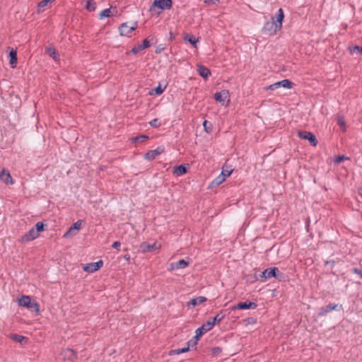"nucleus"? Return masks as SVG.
<instances>
[{"mask_svg":"<svg viewBox=\"0 0 362 362\" xmlns=\"http://www.w3.org/2000/svg\"><path fill=\"white\" fill-rule=\"evenodd\" d=\"M284 13L282 8H279L276 15L265 23L262 28V33L268 35H274L282 28Z\"/></svg>","mask_w":362,"mask_h":362,"instance_id":"obj_1","label":"nucleus"},{"mask_svg":"<svg viewBox=\"0 0 362 362\" xmlns=\"http://www.w3.org/2000/svg\"><path fill=\"white\" fill-rule=\"evenodd\" d=\"M18 305L20 306L26 307L35 313H38L40 311L39 304L35 300H32L29 296H23L18 300Z\"/></svg>","mask_w":362,"mask_h":362,"instance_id":"obj_2","label":"nucleus"},{"mask_svg":"<svg viewBox=\"0 0 362 362\" xmlns=\"http://www.w3.org/2000/svg\"><path fill=\"white\" fill-rule=\"evenodd\" d=\"M293 86V83L288 79H284L282 81L276 82L273 84H271L267 87H264V89L267 90H274L280 87L286 88H291Z\"/></svg>","mask_w":362,"mask_h":362,"instance_id":"obj_3","label":"nucleus"},{"mask_svg":"<svg viewBox=\"0 0 362 362\" xmlns=\"http://www.w3.org/2000/svg\"><path fill=\"white\" fill-rule=\"evenodd\" d=\"M298 136L299 138L308 140L313 146H316L318 144L315 135L307 131H298Z\"/></svg>","mask_w":362,"mask_h":362,"instance_id":"obj_4","label":"nucleus"},{"mask_svg":"<svg viewBox=\"0 0 362 362\" xmlns=\"http://www.w3.org/2000/svg\"><path fill=\"white\" fill-rule=\"evenodd\" d=\"M60 356L64 361L75 362L77 359L76 351L69 348L63 349L60 353Z\"/></svg>","mask_w":362,"mask_h":362,"instance_id":"obj_5","label":"nucleus"},{"mask_svg":"<svg viewBox=\"0 0 362 362\" xmlns=\"http://www.w3.org/2000/svg\"><path fill=\"white\" fill-rule=\"evenodd\" d=\"M161 245L154 242L153 244H149L147 242H143L139 245V250L142 253L151 252L154 250H160Z\"/></svg>","mask_w":362,"mask_h":362,"instance_id":"obj_6","label":"nucleus"},{"mask_svg":"<svg viewBox=\"0 0 362 362\" xmlns=\"http://www.w3.org/2000/svg\"><path fill=\"white\" fill-rule=\"evenodd\" d=\"M137 28V22H134L132 25L128 23H124L119 27V34L122 36H128V35L136 30Z\"/></svg>","mask_w":362,"mask_h":362,"instance_id":"obj_7","label":"nucleus"},{"mask_svg":"<svg viewBox=\"0 0 362 362\" xmlns=\"http://www.w3.org/2000/svg\"><path fill=\"white\" fill-rule=\"evenodd\" d=\"M172 6L173 0H154L150 10H152L153 7H157L160 10L170 9Z\"/></svg>","mask_w":362,"mask_h":362,"instance_id":"obj_8","label":"nucleus"},{"mask_svg":"<svg viewBox=\"0 0 362 362\" xmlns=\"http://www.w3.org/2000/svg\"><path fill=\"white\" fill-rule=\"evenodd\" d=\"M342 308V305H339L335 303H329L327 305L323 306L319 309V312L317 313L318 316H324L332 310H340Z\"/></svg>","mask_w":362,"mask_h":362,"instance_id":"obj_9","label":"nucleus"},{"mask_svg":"<svg viewBox=\"0 0 362 362\" xmlns=\"http://www.w3.org/2000/svg\"><path fill=\"white\" fill-rule=\"evenodd\" d=\"M257 307V305L255 303L251 302L250 300H246L245 302H240L236 305L232 306L231 310H247V309H255Z\"/></svg>","mask_w":362,"mask_h":362,"instance_id":"obj_10","label":"nucleus"},{"mask_svg":"<svg viewBox=\"0 0 362 362\" xmlns=\"http://www.w3.org/2000/svg\"><path fill=\"white\" fill-rule=\"evenodd\" d=\"M164 147L163 146H158L157 148L154 150H150L148 151L144 154V158L147 160H154L157 156L160 155L162 153L164 152Z\"/></svg>","mask_w":362,"mask_h":362,"instance_id":"obj_11","label":"nucleus"},{"mask_svg":"<svg viewBox=\"0 0 362 362\" xmlns=\"http://www.w3.org/2000/svg\"><path fill=\"white\" fill-rule=\"evenodd\" d=\"M103 266V262L99 260L96 262L88 263L83 266V269L85 272L88 273H93L99 270Z\"/></svg>","mask_w":362,"mask_h":362,"instance_id":"obj_12","label":"nucleus"},{"mask_svg":"<svg viewBox=\"0 0 362 362\" xmlns=\"http://www.w3.org/2000/svg\"><path fill=\"white\" fill-rule=\"evenodd\" d=\"M38 236L37 231H35V228H32L28 232L21 236L20 241L21 243H27L37 238Z\"/></svg>","mask_w":362,"mask_h":362,"instance_id":"obj_13","label":"nucleus"},{"mask_svg":"<svg viewBox=\"0 0 362 362\" xmlns=\"http://www.w3.org/2000/svg\"><path fill=\"white\" fill-rule=\"evenodd\" d=\"M83 221L82 220H78L76 222H75L70 228L69 229L64 233V238H69L71 235H74L76 234V231H78L81 228Z\"/></svg>","mask_w":362,"mask_h":362,"instance_id":"obj_14","label":"nucleus"},{"mask_svg":"<svg viewBox=\"0 0 362 362\" xmlns=\"http://www.w3.org/2000/svg\"><path fill=\"white\" fill-rule=\"evenodd\" d=\"M277 272H278L277 267L267 268L262 272V274L260 275V277L262 278L261 280L264 281V280L272 278V277L274 278V276Z\"/></svg>","mask_w":362,"mask_h":362,"instance_id":"obj_15","label":"nucleus"},{"mask_svg":"<svg viewBox=\"0 0 362 362\" xmlns=\"http://www.w3.org/2000/svg\"><path fill=\"white\" fill-rule=\"evenodd\" d=\"M150 47V42L148 39H145L142 41V43L140 45H138L137 46H134L132 47V49L130 50V52H132L134 54H136L139 52L148 48Z\"/></svg>","mask_w":362,"mask_h":362,"instance_id":"obj_16","label":"nucleus"},{"mask_svg":"<svg viewBox=\"0 0 362 362\" xmlns=\"http://www.w3.org/2000/svg\"><path fill=\"white\" fill-rule=\"evenodd\" d=\"M228 96H229L228 90H223L220 92H216L214 95V98L216 101H218L219 103H222L223 104L226 99H227L228 98Z\"/></svg>","mask_w":362,"mask_h":362,"instance_id":"obj_17","label":"nucleus"},{"mask_svg":"<svg viewBox=\"0 0 362 362\" xmlns=\"http://www.w3.org/2000/svg\"><path fill=\"white\" fill-rule=\"evenodd\" d=\"M45 53L54 61L59 60V54L53 46L45 47Z\"/></svg>","mask_w":362,"mask_h":362,"instance_id":"obj_18","label":"nucleus"},{"mask_svg":"<svg viewBox=\"0 0 362 362\" xmlns=\"http://www.w3.org/2000/svg\"><path fill=\"white\" fill-rule=\"evenodd\" d=\"M0 179L6 185L13 184V179L10 173L8 170H5L4 169L0 173Z\"/></svg>","mask_w":362,"mask_h":362,"instance_id":"obj_19","label":"nucleus"},{"mask_svg":"<svg viewBox=\"0 0 362 362\" xmlns=\"http://www.w3.org/2000/svg\"><path fill=\"white\" fill-rule=\"evenodd\" d=\"M188 164H183L175 166L173 170V174L181 176L187 173Z\"/></svg>","mask_w":362,"mask_h":362,"instance_id":"obj_20","label":"nucleus"},{"mask_svg":"<svg viewBox=\"0 0 362 362\" xmlns=\"http://www.w3.org/2000/svg\"><path fill=\"white\" fill-rule=\"evenodd\" d=\"M9 64L12 68L16 67L18 63L17 52L16 49H12L9 52Z\"/></svg>","mask_w":362,"mask_h":362,"instance_id":"obj_21","label":"nucleus"},{"mask_svg":"<svg viewBox=\"0 0 362 362\" xmlns=\"http://www.w3.org/2000/svg\"><path fill=\"white\" fill-rule=\"evenodd\" d=\"M225 316L224 312L221 310L214 317L209 319L208 321H211V325L214 327L216 324L221 322L225 318Z\"/></svg>","mask_w":362,"mask_h":362,"instance_id":"obj_22","label":"nucleus"},{"mask_svg":"<svg viewBox=\"0 0 362 362\" xmlns=\"http://www.w3.org/2000/svg\"><path fill=\"white\" fill-rule=\"evenodd\" d=\"M197 71L199 74L204 79H207L208 77L211 75L210 69L203 65L199 66Z\"/></svg>","mask_w":362,"mask_h":362,"instance_id":"obj_23","label":"nucleus"},{"mask_svg":"<svg viewBox=\"0 0 362 362\" xmlns=\"http://www.w3.org/2000/svg\"><path fill=\"white\" fill-rule=\"evenodd\" d=\"M206 298L204 296H198L197 298L191 299L188 303L187 305H192L193 307H195L205 301H206Z\"/></svg>","mask_w":362,"mask_h":362,"instance_id":"obj_24","label":"nucleus"},{"mask_svg":"<svg viewBox=\"0 0 362 362\" xmlns=\"http://www.w3.org/2000/svg\"><path fill=\"white\" fill-rule=\"evenodd\" d=\"M213 327L212 325H211V321H206V322L204 323L200 327H199L197 331L198 332V334H199V333L201 334H204V333H206V332H209L210 331L211 329H212Z\"/></svg>","mask_w":362,"mask_h":362,"instance_id":"obj_25","label":"nucleus"},{"mask_svg":"<svg viewBox=\"0 0 362 362\" xmlns=\"http://www.w3.org/2000/svg\"><path fill=\"white\" fill-rule=\"evenodd\" d=\"M189 264V262H187L185 259H180L178 262H175V264H171L172 269H184L187 267Z\"/></svg>","mask_w":362,"mask_h":362,"instance_id":"obj_26","label":"nucleus"},{"mask_svg":"<svg viewBox=\"0 0 362 362\" xmlns=\"http://www.w3.org/2000/svg\"><path fill=\"white\" fill-rule=\"evenodd\" d=\"M226 180L225 175L220 174L218 176H217L210 184L209 187H215L218 185H220L221 183H223Z\"/></svg>","mask_w":362,"mask_h":362,"instance_id":"obj_27","label":"nucleus"},{"mask_svg":"<svg viewBox=\"0 0 362 362\" xmlns=\"http://www.w3.org/2000/svg\"><path fill=\"white\" fill-rule=\"evenodd\" d=\"M11 339H12L15 341L19 342L21 344H25L28 342L27 337H23L22 335L17 334H11Z\"/></svg>","mask_w":362,"mask_h":362,"instance_id":"obj_28","label":"nucleus"},{"mask_svg":"<svg viewBox=\"0 0 362 362\" xmlns=\"http://www.w3.org/2000/svg\"><path fill=\"white\" fill-rule=\"evenodd\" d=\"M184 40L189 42L194 47H197V43L199 41V38H196L191 34H186L184 37Z\"/></svg>","mask_w":362,"mask_h":362,"instance_id":"obj_29","label":"nucleus"},{"mask_svg":"<svg viewBox=\"0 0 362 362\" xmlns=\"http://www.w3.org/2000/svg\"><path fill=\"white\" fill-rule=\"evenodd\" d=\"M192 341H189L187 342V346L186 347L182 348V349H177L171 350L169 353L170 355H175V354H180L182 353L187 352L189 350L190 343Z\"/></svg>","mask_w":362,"mask_h":362,"instance_id":"obj_30","label":"nucleus"},{"mask_svg":"<svg viewBox=\"0 0 362 362\" xmlns=\"http://www.w3.org/2000/svg\"><path fill=\"white\" fill-rule=\"evenodd\" d=\"M148 136L147 135H145V134H141V135H139V136H135V137H133L132 139V141L133 143H136V142H139V143H144V141H146L147 139H148Z\"/></svg>","mask_w":362,"mask_h":362,"instance_id":"obj_31","label":"nucleus"},{"mask_svg":"<svg viewBox=\"0 0 362 362\" xmlns=\"http://www.w3.org/2000/svg\"><path fill=\"white\" fill-rule=\"evenodd\" d=\"M166 88V86H165L163 88L161 86L160 84H159L156 88L153 89L151 92H150L151 95H161L165 89Z\"/></svg>","mask_w":362,"mask_h":362,"instance_id":"obj_32","label":"nucleus"},{"mask_svg":"<svg viewBox=\"0 0 362 362\" xmlns=\"http://www.w3.org/2000/svg\"><path fill=\"white\" fill-rule=\"evenodd\" d=\"M85 7L89 11H94L96 8V3L93 0H87Z\"/></svg>","mask_w":362,"mask_h":362,"instance_id":"obj_33","label":"nucleus"},{"mask_svg":"<svg viewBox=\"0 0 362 362\" xmlns=\"http://www.w3.org/2000/svg\"><path fill=\"white\" fill-rule=\"evenodd\" d=\"M349 51L351 54L357 53L359 54H362V45L361 46L355 45L353 47H349Z\"/></svg>","mask_w":362,"mask_h":362,"instance_id":"obj_34","label":"nucleus"},{"mask_svg":"<svg viewBox=\"0 0 362 362\" xmlns=\"http://www.w3.org/2000/svg\"><path fill=\"white\" fill-rule=\"evenodd\" d=\"M111 8L110 7V8H106V9H104L100 13V18H108V17H110L112 16V13H111Z\"/></svg>","mask_w":362,"mask_h":362,"instance_id":"obj_35","label":"nucleus"},{"mask_svg":"<svg viewBox=\"0 0 362 362\" xmlns=\"http://www.w3.org/2000/svg\"><path fill=\"white\" fill-rule=\"evenodd\" d=\"M45 226L46 224H45L43 222L39 221L35 224L34 228L35 231H37V233L40 235V233L45 230Z\"/></svg>","mask_w":362,"mask_h":362,"instance_id":"obj_36","label":"nucleus"},{"mask_svg":"<svg viewBox=\"0 0 362 362\" xmlns=\"http://www.w3.org/2000/svg\"><path fill=\"white\" fill-rule=\"evenodd\" d=\"M274 278L279 280V281H286L288 279L287 276L285 275L284 273L281 272L279 269L278 272L275 275Z\"/></svg>","mask_w":362,"mask_h":362,"instance_id":"obj_37","label":"nucleus"},{"mask_svg":"<svg viewBox=\"0 0 362 362\" xmlns=\"http://www.w3.org/2000/svg\"><path fill=\"white\" fill-rule=\"evenodd\" d=\"M203 126H204V130L207 132V133H211L212 132V129H213V125L211 122H209V121L207 120H204V122H203Z\"/></svg>","mask_w":362,"mask_h":362,"instance_id":"obj_38","label":"nucleus"},{"mask_svg":"<svg viewBox=\"0 0 362 362\" xmlns=\"http://www.w3.org/2000/svg\"><path fill=\"white\" fill-rule=\"evenodd\" d=\"M337 124L342 129L343 132L346 131V122L343 117L338 118Z\"/></svg>","mask_w":362,"mask_h":362,"instance_id":"obj_39","label":"nucleus"},{"mask_svg":"<svg viewBox=\"0 0 362 362\" xmlns=\"http://www.w3.org/2000/svg\"><path fill=\"white\" fill-rule=\"evenodd\" d=\"M149 124L152 127H154V128H158V127H160L161 126V122L159 121L158 119L156 118V119H153V120H151L150 122H149Z\"/></svg>","mask_w":362,"mask_h":362,"instance_id":"obj_40","label":"nucleus"},{"mask_svg":"<svg viewBox=\"0 0 362 362\" xmlns=\"http://www.w3.org/2000/svg\"><path fill=\"white\" fill-rule=\"evenodd\" d=\"M349 159L348 157H346L344 155H339L337 156L335 159H334V162L337 164H339L340 163H341L342 161H344V160H348Z\"/></svg>","mask_w":362,"mask_h":362,"instance_id":"obj_41","label":"nucleus"},{"mask_svg":"<svg viewBox=\"0 0 362 362\" xmlns=\"http://www.w3.org/2000/svg\"><path fill=\"white\" fill-rule=\"evenodd\" d=\"M54 0H42L38 4V9L40 10V8H44L49 3H51L54 1Z\"/></svg>","mask_w":362,"mask_h":362,"instance_id":"obj_42","label":"nucleus"},{"mask_svg":"<svg viewBox=\"0 0 362 362\" xmlns=\"http://www.w3.org/2000/svg\"><path fill=\"white\" fill-rule=\"evenodd\" d=\"M233 172V170L232 169H226L224 167L222 169V171H221V175H225V177H228L230 175V174L232 173Z\"/></svg>","mask_w":362,"mask_h":362,"instance_id":"obj_43","label":"nucleus"},{"mask_svg":"<svg viewBox=\"0 0 362 362\" xmlns=\"http://www.w3.org/2000/svg\"><path fill=\"white\" fill-rule=\"evenodd\" d=\"M211 351L213 355L215 356L219 354L222 351V349L218 346H216L212 348Z\"/></svg>","mask_w":362,"mask_h":362,"instance_id":"obj_44","label":"nucleus"},{"mask_svg":"<svg viewBox=\"0 0 362 362\" xmlns=\"http://www.w3.org/2000/svg\"><path fill=\"white\" fill-rule=\"evenodd\" d=\"M195 333H196V334L193 337L192 339L194 340V346H196L197 344V341H199V338L202 336V334H201L200 333H199V334H198V332L197 330H196Z\"/></svg>","mask_w":362,"mask_h":362,"instance_id":"obj_45","label":"nucleus"},{"mask_svg":"<svg viewBox=\"0 0 362 362\" xmlns=\"http://www.w3.org/2000/svg\"><path fill=\"white\" fill-rule=\"evenodd\" d=\"M219 2V0H205L204 3L208 5H215Z\"/></svg>","mask_w":362,"mask_h":362,"instance_id":"obj_46","label":"nucleus"},{"mask_svg":"<svg viewBox=\"0 0 362 362\" xmlns=\"http://www.w3.org/2000/svg\"><path fill=\"white\" fill-rule=\"evenodd\" d=\"M353 272L359 275L361 278H362V270H361L360 269L358 268H354L352 269Z\"/></svg>","mask_w":362,"mask_h":362,"instance_id":"obj_47","label":"nucleus"},{"mask_svg":"<svg viewBox=\"0 0 362 362\" xmlns=\"http://www.w3.org/2000/svg\"><path fill=\"white\" fill-rule=\"evenodd\" d=\"M120 246H121V243L119 241H115L112 244V247L116 250H119Z\"/></svg>","mask_w":362,"mask_h":362,"instance_id":"obj_48","label":"nucleus"},{"mask_svg":"<svg viewBox=\"0 0 362 362\" xmlns=\"http://www.w3.org/2000/svg\"><path fill=\"white\" fill-rule=\"evenodd\" d=\"M330 264L331 267L333 268L335 266L334 260H329L325 262V265Z\"/></svg>","mask_w":362,"mask_h":362,"instance_id":"obj_49","label":"nucleus"},{"mask_svg":"<svg viewBox=\"0 0 362 362\" xmlns=\"http://www.w3.org/2000/svg\"><path fill=\"white\" fill-rule=\"evenodd\" d=\"M175 36L174 33L170 31V40L173 41L175 40Z\"/></svg>","mask_w":362,"mask_h":362,"instance_id":"obj_50","label":"nucleus"},{"mask_svg":"<svg viewBox=\"0 0 362 362\" xmlns=\"http://www.w3.org/2000/svg\"><path fill=\"white\" fill-rule=\"evenodd\" d=\"M162 49H161V48H157V49H156V52L157 54H159V53H160V52H161Z\"/></svg>","mask_w":362,"mask_h":362,"instance_id":"obj_51","label":"nucleus"},{"mask_svg":"<svg viewBox=\"0 0 362 362\" xmlns=\"http://www.w3.org/2000/svg\"><path fill=\"white\" fill-rule=\"evenodd\" d=\"M124 259H125L126 260H129V259H130V256H129V255H124Z\"/></svg>","mask_w":362,"mask_h":362,"instance_id":"obj_52","label":"nucleus"},{"mask_svg":"<svg viewBox=\"0 0 362 362\" xmlns=\"http://www.w3.org/2000/svg\"><path fill=\"white\" fill-rule=\"evenodd\" d=\"M191 341H191V343H190V346H191L192 347H193V346H194V347H195V346H194V339H192Z\"/></svg>","mask_w":362,"mask_h":362,"instance_id":"obj_53","label":"nucleus"},{"mask_svg":"<svg viewBox=\"0 0 362 362\" xmlns=\"http://www.w3.org/2000/svg\"><path fill=\"white\" fill-rule=\"evenodd\" d=\"M358 194L362 195V188L358 189Z\"/></svg>","mask_w":362,"mask_h":362,"instance_id":"obj_54","label":"nucleus"}]
</instances>
